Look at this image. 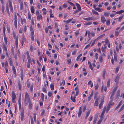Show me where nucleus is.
<instances>
[{
  "instance_id": "nucleus-31",
  "label": "nucleus",
  "mask_w": 124,
  "mask_h": 124,
  "mask_svg": "<svg viewBox=\"0 0 124 124\" xmlns=\"http://www.w3.org/2000/svg\"><path fill=\"white\" fill-rule=\"evenodd\" d=\"M97 118V116H95L94 118V120L93 122V124H95L96 123V122Z\"/></svg>"
},
{
  "instance_id": "nucleus-20",
  "label": "nucleus",
  "mask_w": 124,
  "mask_h": 124,
  "mask_svg": "<svg viewBox=\"0 0 124 124\" xmlns=\"http://www.w3.org/2000/svg\"><path fill=\"white\" fill-rule=\"evenodd\" d=\"M21 98L20 97L19 98L18 101V103H19V109H21V101H20V100H21Z\"/></svg>"
},
{
  "instance_id": "nucleus-47",
  "label": "nucleus",
  "mask_w": 124,
  "mask_h": 124,
  "mask_svg": "<svg viewBox=\"0 0 124 124\" xmlns=\"http://www.w3.org/2000/svg\"><path fill=\"white\" fill-rule=\"evenodd\" d=\"M92 23L91 22H89L88 23H85V25H88L91 24Z\"/></svg>"
},
{
  "instance_id": "nucleus-25",
  "label": "nucleus",
  "mask_w": 124,
  "mask_h": 124,
  "mask_svg": "<svg viewBox=\"0 0 124 124\" xmlns=\"http://www.w3.org/2000/svg\"><path fill=\"white\" fill-rule=\"evenodd\" d=\"M25 99L26 100H27L28 101H30L29 95H27L25 96Z\"/></svg>"
},
{
  "instance_id": "nucleus-24",
  "label": "nucleus",
  "mask_w": 124,
  "mask_h": 124,
  "mask_svg": "<svg viewBox=\"0 0 124 124\" xmlns=\"http://www.w3.org/2000/svg\"><path fill=\"white\" fill-rule=\"evenodd\" d=\"M110 106L109 105H108L107 106V109L106 111V112L107 113L109 110L110 108Z\"/></svg>"
},
{
  "instance_id": "nucleus-36",
  "label": "nucleus",
  "mask_w": 124,
  "mask_h": 124,
  "mask_svg": "<svg viewBox=\"0 0 124 124\" xmlns=\"http://www.w3.org/2000/svg\"><path fill=\"white\" fill-rule=\"evenodd\" d=\"M99 61L101 63H102V56H101L99 57Z\"/></svg>"
},
{
  "instance_id": "nucleus-15",
  "label": "nucleus",
  "mask_w": 124,
  "mask_h": 124,
  "mask_svg": "<svg viewBox=\"0 0 124 124\" xmlns=\"http://www.w3.org/2000/svg\"><path fill=\"white\" fill-rule=\"evenodd\" d=\"M90 111H91V110H89L87 112H86V116H85V119H86L87 118V117L89 115L90 113Z\"/></svg>"
},
{
  "instance_id": "nucleus-62",
  "label": "nucleus",
  "mask_w": 124,
  "mask_h": 124,
  "mask_svg": "<svg viewBox=\"0 0 124 124\" xmlns=\"http://www.w3.org/2000/svg\"><path fill=\"white\" fill-rule=\"evenodd\" d=\"M25 41H26V40H25V38L24 37H23V38H22V42H25Z\"/></svg>"
},
{
  "instance_id": "nucleus-1",
  "label": "nucleus",
  "mask_w": 124,
  "mask_h": 124,
  "mask_svg": "<svg viewBox=\"0 0 124 124\" xmlns=\"http://www.w3.org/2000/svg\"><path fill=\"white\" fill-rule=\"evenodd\" d=\"M13 37L14 39H16L15 45L16 46V48L18 47V37L17 36L16 37V34L15 32H14L13 34Z\"/></svg>"
},
{
  "instance_id": "nucleus-29",
  "label": "nucleus",
  "mask_w": 124,
  "mask_h": 124,
  "mask_svg": "<svg viewBox=\"0 0 124 124\" xmlns=\"http://www.w3.org/2000/svg\"><path fill=\"white\" fill-rule=\"evenodd\" d=\"M51 89L52 90H53L54 89V85L53 83H52L50 85Z\"/></svg>"
},
{
  "instance_id": "nucleus-12",
  "label": "nucleus",
  "mask_w": 124,
  "mask_h": 124,
  "mask_svg": "<svg viewBox=\"0 0 124 124\" xmlns=\"http://www.w3.org/2000/svg\"><path fill=\"white\" fill-rule=\"evenodd\" d=\"M120 90H117L116 94V98H118L119 96H120Z\"/></svg>"
},
{
  "instance_id": "nucleus-57",
  "label": "nucleus",
  "mask_w": 124,
  "mask_h": 124,
  "mask_svg": "<svg viewBox=\"0 0 124 124\" xmlns=\"http://www.w3.org/2000/svg\"><path fill=\"white\" fill-rule=\"evenodd\" d=\"M21 78L22 80H23V73L21 74Z\"/></svg>"
},
{
  "instance_id": "nucleus-61",
  "label": "nucleus",
  "mask_w": 124,
  "mask_h": 124,
  "mask_svg": "<svg viewBox=\"0 0 124 124\" xmlns=\"http://www.w3.org/2000/svg\"><path fill=\"white\" fill-rule=\"evenodd\" d=\"M11 53H12L14 54V47H12L11 49Z\"/></svg>"
},
{
  "instance_id": "nucleus-43",
  "label": "nucleus",
  "mask_w": 124,
  "mask_h": 124,
  "mask_svg": "<svg viewBox=\"0 0 124 124\" xmlns=\"http://www.w3.org/2000/svg\"><path fill=\"white\" fill-rule=\"evenodd\" d=\"M109 13H107L106 12H104V14L105 16H109Z\"/></svg>"
},
{
  "instance_id": "nucleus-45",
  "label": "nucleus",
  "mask_w": 124,
  "mask_h": 124,
  "mask_svg": "<svg viewBox=\"0 0 124 124\" xmlns=\"http://www.w3.org/2000/svg\"><path fill=\"white\" fill-rule=\"evenodd\" d=\"M67 62L69 64H70L71 63V60L70 59H69L67 60Z\"/></svg>"
},
{
  "instance_id": "nucleus-63",
  "label": "nucleus",
  "mask_w": 124,
  "mask_h": 124,
  "mask_svg": "<svg viewBox=\"0 0 124 124\" xmlns=\"http://www.w3.org/2000/svg\"><path fill=\"white\" fill-rule=\"evenodd\" d=\"M45 66L44 65L43 67L42 68V70L43 71V73L45 71Z\"/></svg>"
},
{
  "instance_id": "nucleus-6",
  "label": "nucleus",
  "mask_w": 124,
  "mask_h": 124,
  "mask_svg": "<svg viewBox=\"0 0 124 124\" xmlns=\"http://www.w3.org/2000/svg\"><path fill=\"white\" fill-rule=\"evenodd\" d=\"M9 65L10 66H13V60L12 58H10L8 59Z\"/></svg>"
},
{
  "instance_id": "nucleus-8",
  "label": "nucleus",
  "mask_w": 124,
  "mask_h": 124,
  "mask_svg": "<svg viewBox=\"0 0 124 124\" xmlns=\"http://www.w3.org/2000/svg\"><path fill=\"white\" fill-rule=\"evenodd\" d=\"M42 18L41 15V14H38L37 17V20H38L39 21Z\"/></svg>"
},
{
  "instance_id": "nucleus-59",
  "label": "nucleus",
  "mask_w": 124,
  "mask_h": 124,
  "mask_svg": "<svg viewBox=\"0 0 124 124\" xmlns=\"http://www.w3.org/2000/svg\"><path fill=\"white\" fill-rule=\"evenodd\" d=\"M110 82L109 81H108L107 83V87H109V86L110 85Z\"/></svg>"
},
{
  "instance_id": "nucleus-37",
  "label": "nucleus",
  "mask_w": 124,
  "mask_h": 124,
  "mask_svg": "<svg viewBox=\"0 0 124 124\" xmlns=\"http://www.w3.org/2000/svg\"><path fill=\"white\" fill-rule=\"evenodd\" d=\"M106 71L105 70H104L103 71V79H104L105 76V74L106 73Z\"/></svg>"
},
{
  "instance_id": "nucleus-26",
  "label": "nucleus",
  "mask_w": 124,
  "mask_h": 124,
  "mask_svg": "<svg viewBox=\"0 0 124 124\" xmlns=\"http://www.w3.org/2000/svg\"><path fill=\"white\" fill-rule=\"evenodd\" d=\"M124 12V10H121L120 11L117 12L115 14H120L122 13H123Z\"/></svg>"
},
{
  "instance_id": "nucleus-64",
  "label": "nucleus",
  "mask_w": 124,
  "mask_h": 124,
  "mask_svg": "<svg viewBox=\"0 0 124 124\" xmlns=\"http://www.w3.org/2000/svg\"><path fill=\"white\" fill-rule=\"evenodd\" d=\"M89 67L92 70H93V68L92 64L91 63H90V64L89 66Z\"/></svg>"
},
{
  "instance_id": "nucleus-3",
  "label": "nucleus",
  "mask_w": 124,
  "mask_h": 124,
  "mask_svg": "<svg viewBox=\"0 0 124 124\" xmlns=\"http://www.w3.org/2000/svg\"><path fill=\"white\" fill-rule=\"evenodd\" d=\"M103 98L102 99H101V102L100 103L99 105V108L101 109V108L102 105L103 104Z\"/></svg>"
},
{
  "instance_id": "nucleus-19",
  "label": "nucleus",
  "mask_w": 124,
  "mask_h": 124,
  "mask_svg": "<svg viewBox=\"0 0 124 124\" xmlns=\"http://www.w3.org/2000/svg\"><path fill=\"white\" fill-rule=\"evenodd\" d=\"M93 94V91H92L91 93V95H90L88 97V101H90L91 99V98L92 97V96Z\"/></svg>"
},
{
  "instance_id": "nucleus-38",
  "label": "nucleus",
  "mask_w": 124,
  "mask_h": 124,
  "mask_svg": "<svg viewBox=\"0 0 124 124\" xmlns=\"http://www.w3.org/2000/svg\"><path fill=\"white\" fill-rule=\"evenodd\" d=\"M105 35V34H103L102 35H101L97 39H99L101 38H102Z\"/></svg>"
},
{
  "instance_id": "nucleus-21",
  "label": "nucleus",
  "mask_w": 124,
  "mask_h": 124,
  "mask_svg": "<svg viewBox=\"0 0 124 124\" xmlns=\"http://www.w3.org/2000/svg\"><path fill=\"white\" fill-rule=\"evenodd\" d=\"M106 20L104 16H102L101 17V21L103 23H104V22L106 21Z\"/></svg>"
},
{
  "instance_id": "nucleus-33",
  "label": "nucleus",
  "mask_w": 124,
  "mask_h": 124,
  "mask_svg": "<svg viewBox=\"0 0 124 124\" xmlns=\"http://www.w3.org/2000/svg\"><path fill=\"white\" fill-rule=\"evenodd\" d=\"M3 48L4 50H5L6 52H7V48L6 46L5 45V44H3Z\"/></svg>"
},
{
  "instance_id": "nucleus-17",
  "label": "nucleus",
  "mask_w": 124,
  "mask_h": 124,
  "mask_svg": "<svg viewBox=\"0 0 124 124\" xmlns=\"http://www.w3.org/2000/svg\"><path fill=\"white\" fill-rule=\"evenodd\" d=\"M21 119L22 121L23 120V119L24 117V112L23 111L21 113Z\"/></svg>"
},
{
  "instance_id": "nucleus-53",
  "label": "nucleus",
  "mask_w": 124,
  "mask_h": 124,
  "mask_svg": "<svg viewBox=\"0 0 124 124\" xmlns=\"http://www.w3.org/2000/svg\"><path fill=\"white\" fill-rule=\"evenodd\" d=\"M28 60V63H30L31 62V59L30 57H29L27 58Z\"/></svg>"
},
{
  "instance_id": "nucleus-22",
  "label": "nucleus",
  "mask_w": 124,
  "mask_h": 124,
  "mask_svg": "<svg viewBox=\"0 0 124 124\" xmlns=\"http://www.w3.org/2000/svg\"><path fill=\"white\" fill-rule=\"evenodd\" d=\"M122 101H121L119 103L118 105L116 107V108L115 110H116L118 109V108L121 105V103Z\"/></svg>"
},
{
  "instance_id": "nucleus-41",
  "label": "nucleus",
  "mask_w": 124,
  "mask_h": 124,
  "mask_svg": "<svg viewBox=\"0 0 124 124\" xmlns=\"http://www.w3.org/2000/svg\"><path fill=\"white\" fill-rule=\"evenodd\" d=\"M41 100L42 101H44V94L43 93H41Z\"/></svg>"
},
{
  "instance_id": "nucleus-30",
  "label": "nucleus",
  "mask_w": 124,
  "mask_h": 124,
  "mask_svg": "<svg viewBox=\"0 0 124 124\" xmlns=\"http://www.w3.org/2000/svg\"><path fill=\"white\" fill-rule=\"evenodd\" d=\"M113 100L110 101L109 102V104H108V105H109L110 106L113 105L114 103L113 102Z\"/></svg>"
},
{
  "instance_id": "nucleus-16",
  "label": "nucleus",
  "mask_w": 124,
  "mask_h": 124,
  "mask_svg": "<svg viewBox=\"0 0 124 124\" xmlns=\"http://www.w3.org/2000/svg\"><path fill=\"white\" fill-rule=\"evenodd\" d=\"M84 20H86L89 21V20H93V19L92 17H88L87 18H83Z\"/></svg>"
},
{
  "instance_id": "nucleus-60",
  "label": "nucleus",
  "mask_w": 124,
  "mask_h": 124,
  "mask_svg": "<svg viewBox=\"0 0 124 124\" xmlns=\"http://www.w3.org/2000/svg\"><path fill=\"white\" fill-rule=\"evenodd\" d=\"M42 89L43 92H45L46 93L47 91H46V89L45 88H43Z\"/></svg>"
},
{
  "instance_id": "nucleus-2",
  "label": "nucleus",
  "mask_w": 124,
  "mask_h": 124,
  "mask_svg": "<svg viewBox=\"0 0 124 124\" xmlns=\"http://www.w3.org/2000/svg\"><path fill=\"white\" fill-rule=\"evenodd\" d=\"M14 20L15 21L14 22V25L15 27L16 28H17V16L16 14H15V16H14Z\"/></svg>"
},
{
  "instance_id": "nucleus-34",
  "label": "nucleus",
  "mask_w": 124,
  "mask_h": 124,
  "mask_svg": "<svg viewBox=\"0 0 124 124\" xmlns=\"http://www.w3.org/2000/svg\"><path fill=\"white\" fill-rule=\"evenodd\" d=\"M31 11L32 13H34V9L33 6L31 7Z\"/></svg>"
},
{
  "instance_id": "nucleus-27",
  "label": "nucleus",
  "mask_w": 124,
  "mask_h": 124,
  "mask_svg": "<svg viewBox=\"0 0 124 124\" xmlns=\"http://www.w3.org/2000/svg\"><path fill=\"white\" fill-rule=\"evenodd\" d=\"M4 41H5V44L7 45L8 43H7V37H6V36L5 35H4Z\"/></svg>"
},
{
  "instance_id": "nucleus-52",
  "label": "nucleus",
  "mask_w": 124,
  "mask_h": 124,
  "mask_svg": "<svg viewBox=\"0 0 124 124\" xmlns=\"http://www.w3.org/2000/svg\"><path fill=\"white\" fill-rule=\"evenodd\" d=\"M119 68L118 67H117V68H116L115 70V73H117L119 70Z\"/></svg>"
},
{
  "instance_id": "nucleus-44",
  "label": "nucleus",
  "mask_w": 124,
  "mask_h": 124,
  "mask_svg": "<svg viewBox=\"0 0 124 124\" xmlns=\"http://www.w3.org/2000/svg\"><path fill=\"white\" fill-rule=\"evenodd\" d=\"M18 87L19 90L20 91L21 90V83L20 81H19L18 83Z\"/></svg>"
},
{
  "instance_id": "nucleus-9",
  "label": "nucleus",
  "mask_w": 124,
  "mask_h": 124,
  "mask_svg": "<svg viewBox=\"0 0 124 124\" xmlns=\"http://www.w3.org/2000/svg\"><path fill=\"white\" fill-rule=\"evenodd\" d=\"M8 3L10 8L11 9H12L13 7L11 2V0H8Z\"/></svg>"
},
{
  "instance_id": "nucleus-13",
  "label": "nucleus",
  "mask_w": 124,
  "mask_h": 124,
  "mask_svg": "<svg viewBox=\"0 0 124 124\" xmlns=\"http://www.w3.org/2000/svg\"><path fill=\"white\" fill-rule=\"evenodd\" d=\"M7 5L6 7V10L7 11V13L9 14H10L9 12V8L8 7V4H6Z\"/></svg>"
},
{
  "instance_id": "nucleus-23",
  "label": "nucleus",
  "mask_w": 124,
  "mask_h": 124,
  "mask_svg": "<svg viewBox=\"0 0 124 124\" xmlns=\"http://www.w3.org/2000/svg\"><path fill=\"white\" fill-rule=\"evenodd\" d=\"M73 18H72L70 19H69L67 21H65V20L63 21V22H64L66 23H69L72 20Z\"/></svg>"
},
{
  "instance_id": "nucleus-7",
  "label": "nucleus",
  "mask_w": 124,
  "mask_h": 124,
  "mask_svg": "<svg viewBox=\"0 0 124 124\" xmlns=\"http://www.w3.org/2000/svg\"><path fill=\"white\" fill-rule=\"evenodd\" d=\"M75 90L76 91V94H75V96H77L78 95L79 93V89L77 87V86L75 88Z\"/></svg>"
},
{
  "instance_id": "nucleus-58",
  "label": "nucleus",
  "mask_w": 124,
  "mask_h": 124,
  "mask_svg": "<svg viewBox=\"0 0 124 124\" xmlns=\"http://www.w3.org/2000/svg\"><path fill=\"white\" fill-rule=\"evenodd\" d=\"M99 87V86L98 85H97L95 86V90H96L98 89V88Z\"/></svg>"
},
{
  "instance_id": "nucleus-50",
  "label": "nucleus",
  "mask_w": 124,
  "mask_h": 124,
  "mask_svg": "<svg viewBox=\"0 0 124 124\" xmlns=\"http://www.w3.org/2000/svg\"><path fill=\"white\" fill-rule=\"evenodd\" d=\"M82 112V111H79L78 113V116L79 117L81 115V113Z\"/></svg>"
},
{
  "instance_id": "nucleus-11",
  "label": "nucleus",
  "mask_w": 124,
  "mask_h": 124,
  "mask_svg": "<svg viewBox=\"0 0 124 124\" xmlns=\"http://www.w3.org/2000/svg\"><path fill=\"white\" fill-rule=\"evenodd\" d=\"M29 103V109L30 110L31 108L32 103L31 101H28Z\"/></svg>"
},
{
  "instance_id": "nucleus-32",
  "label": "nucleus",
  "mask_w": 124,
  "mask_h": 124,
  "mask_svg": "<svg viewBox=\"0 0 124 124\" xmlns=\"http://www.w3.org/2000/svg\"><path fill=\"white\" fill-rule=\"evenodd\" d=\"M1 11L3 13V14H4V5H2V7H1Z\"/></svg>"
},
{
  "instance_id": "nucleus-46",
  "label": "nucleus",
  "mask_w": 124,
  "mask_h": 124,
  "mask_svg": "<svg viewBox=\"0 0 124 124\" xmlns=\"http://www.w3.org/2000/svg\"><path fill=\"white\" fill-rule=\"evenodd\" d=\"M118 87V86H116V87H114V88L112 91L114 92H116V90L117 89Z\"/></svg>"
},
{
  "instance_id": "nucleus-51",
  "label": "nucleus",
  "mask_w": 124,
  "mask_h": 124,
  "mask_svg": "<svg viewBox=\"0 0 124 124\" xmlns=\"http://www.w3.org/2000/svg\"><path fill=\"white\" fill-rule=\"evenodd\" d=\"M31 15L30 13H28V18L29 20H31Z\"/></svg>"
},
{
  "instance_id": "nucleus-18",
  "label": "nucleus",
  "mask_w": 124,
  "mask_h": 124,
  "mask_svg": "<svg viewBox=\"0 0 124 124\" xmlns=\"http://www.w3.org/2000/svg\"><path fill=\"white\" fill-rule=\"evenodd\" d=\"M12 70L14 74L15 75L16 74V72L15 69V68L14 66H12Z\"/></svg>"
},
{
  "instance_id": "nucleus-48",
  "label": "nucleus",
  "mask_w": 124,
  "mask_h": 124,
  "mask_svg": "<svg viewBox=\"0 0 124 124\" xmlns=\"http://www.w3.org/2000/svg\"><path fill=\"white\" fill-rule=\"evenodd\" d=\"M8 64L7 61H6V62L5 64V68H6L7 67H8Z\"/></svg>"
},
{
  "instance_id": "nucleus-10",
  "label": "nucleus",
  "mask_w": 124,
  "mask_h": 124,
  "mask_svg": "<svg viewBox=\"0 0 124 124\" xmlns=\"http://www.w3.org/2000/svg\"><path fill=\"white\" fill-rule=\"evenodd\" d=\"M99 98H96L95 100V102L94 104V106H97L98 105V100H99Z\"/></svg>"
},
{
  "instance_id": "nucleus-39",
  "label": "nucleus",
  "mask_w": 124,
  "mask_h": 124,
  "mask_svg": "<svg viewBox=\"0 0 124 124\" xmlns=\"http://www.w3.org/2000/svg\"><path fill=\"white\" fill-rule=\"evenodd\" d=\"M70 99L72 100V101L73 102H76V101L75 99L74 98H73L72 96V95L70 97Z\"/></svg>"
},
{
  "instance_id": "nucleus-49",
  "label": "nucleus",
  "mask_w": 124,
  "mask_h": 124,
  "mask_svg": "<svg viewBox=\"0 0 124 124\" xmlns=\"http://www.w3.org/2000/svg\"><path fill=\"white\" fill-rule=\"evenodd\" d=\"M110 21L109 20H108L106 21V24L107 25L109 26L110 24Z\"/></svg>"
},
{
  "instance_id": "nucleus-40",
  "label": "nucleus",
  "mask_w": 124,
  "mask_h": 124,
  "mask_svg": "<svg viewBox=\"0 0 124 124\" xmlns=\"http://www.w3.org/2000/svg\"><path fill=\"white\" fill-rule=\"evenodd\" d=\"M52 95V93L51 92H48V95L49 97H51Z\"/></svg>"
},
{
  "instance_id": "nucleus-54",
  "label": "nucleus",
  "mask_w": 124,
  "mask_h": 124,
  "mask_svg": "<svg viewBox=\"0 0 124 124\" xmlns=\"http://www.w3.org/2000/svg\"><path fill=\"white\" fill-rule=\"evenodd\" d=\"M91 44V43H90L88 45H87L85 47V49H86L88 48L90 46V45Z\"/></svg>"
},
{
  "instance_id": "nucleus-5",
  "label": "nucleus",
  "mask_w": 124,
  "mask_h": 124,
  "mask_svg": "<svg viewBox=\"0 0 124 124\" xmlns=\"http://www.w3.org/2000/svg\"><path fill=\"white\" fill-rule=\"evenodd\" d=\"M12 99H13V100L14 99H15L16 98V96L15 93H14L13 91L12 94Z\"/></svg>"
},
{
  "instance_id": "nucleus-56",
  "label": "nucleus",
  "mask_w": 124,
  "mask_h": 124,
  "mask_svg": "<svg viewBox=\"0 0 124 124\" xmlns=\"http://www.w3.org/2000/svg\"><path fill=\"white\" fill-rule=\"evenodd\" d=\"M124 108L123 107V106H122L121 107V108H120V109H119V111L118 112V113H119L120 112V111H122V110H123L124 109Z\"/></svg>"
},
{
  "instance_id": "nucleus-4",
  "label": "nucleus",
  "mask_w": 124,
  "mask_h": 124,
  "mask_svg": "<svg viewBox=\"0 0 124 124\" xmlns=\"http://www.w3.org/2000/svg\"><path fill=\"white\" fill-rule=\"evenodd\" d=\"M76 4L77 6V9L78 11H80L81 10V9L80 5L77 3H76Z\"/></svg>"
},
{
  "instance_id": "nucleus-55",
  "label": "nucleus",
  "mask_w": 124,
  "mask_h": 124,
  "mask_svg": "<svg viewBox=\"0 0 124 124\" xmlns=\"http://www.w3.org/2000/svg\"><path fill=\"white\" fill-rule=\"evenodd\" d=\"M98 94V93L97 92H96L94 93V98L96 99L97 98V95Z\"/></svg>"
},
{
  "instance_id": "nucleus-42",
  "label": "nucleus",
  "mask_w": 124,
  "mask_h": 124,
  "mask_svg": "<svg viewBox=\"0 0 124 124\" xmlns=\"http://www.w3.org/2000/svg\"><path fill=\"white\" fill-rule=\"evenodd\" d=\"M95 10L99 12H101V10H103L102 9H101L99 8H95Z\"/></svg>"
},
{
  "instance_id": "nucleus-14",
  "label": "nucleus",
  "mask_w": 124,
  "mask_h": 124,
  "mask_svg": "<svg viewBox=\"0 0 124 124\" xmlns=\"http://www.w3.org/2000/svg\"><path fill=\"white\" fill-rule=\"evenodd\" d=\"M119 75L118 74H117L116 78L115 79V82H118L119 79Z\"/></svg>"
},
{
  "instance_id": "nucleus-35",
  "label": "nucleus",
  "mask_w": 124,
  "mask_h": 124,
  "mask_svg": "<svg viewBox=\"0 0 124 124\" xmlns=\"http://www.w3.org/2000/svg\"><path fill=\"white\" fill-rule=\"evenodd\" d=\"M46 9L45 8H43L42 10V11H43V14L44 15H46Z\"/></svg>"
},
{
  "instance_id": "nucleus-28",
  "label": "nucleus",
  "mask_w": 124,
  "mask_h": 124,
  "mask_svg": "<svg viewBox=\"0 0 124 124\" xmlns=\"http://www.w3.org/2000/svg\"><path fill=\"white\" fill-rule=\"evenodd\" d=\"M92 12L93 14H94L96 15H98L99 14L97 12L95 11L94 10H92Z\"/></svg>"
}]
</instances>
